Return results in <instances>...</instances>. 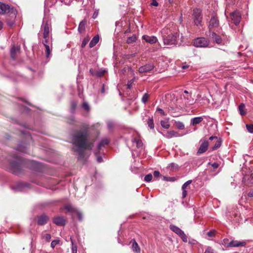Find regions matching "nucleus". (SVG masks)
I'll return each mask as SVG.
<instances>
[{"mask_svg":"<svg viewBox=\"0 0 253 253\" xmlns=\"http://www.w3.org/2000/svg\"><path fill=\"white\" fill-rule=\"evenodd\" d=\"M88 136L86 130L79 131L73 136V150L78 153L80 159L84 158L85 150H90L93 146V142L88 138Z\"/></svg>","mask_w":253,"mask_h":253,"instance_id":"f257e3e1","label":"nucleus"},{"mask_svg":"<svg viewBox=\"0 0 253 253\" xmlns=\"http://www.w3.org/2000/svg\"><path fill=\"white\" fill-rule=\"evenodd\" d=\"M51 26L50 21L49 20L48 18L44 17L43 19L42 24L41 26V32L42 33L43 38L44 40L42 41V43L45 48V54L47 58L49 57L51 46V41L50 40V33L51 32Z\"/></svg>","mask_w":253,"mask_h":253,"instance_id":"f03ea898","label":"nucleus"},{"mask_svg":"<svg viewBox=\"0 0 253 253\" xmlns=\"http://www.w3.org/2000/svg\"><path fill=\"white\" fill-rule=\"evenodd\" d=\"M161 34L164 44L173 45L177 43L179 34L176 26L169 25L162 29Z\"/></svg>","mask_w":253,"mask_h":253,"instance_id":"7ed1b4c3","label":"nucleus"},{"mask_svg":"<svg viewBox=\"0 0 253 253\" xmlns=\"http://www.w3.org/2000/svg\"><path fill=\"white\" fill-rule=\"evenodd\" d=\"M210 44V41L205 38H197L193 41V45L197 47H207Z\"/></svg>","mask_w":253,"mask_h":253,"instance_id":"20e7f679","label":"nucleus"},{"mask_svg":"<svg viewBox=\"0 0 253 253\" xmlns=\"http://www.w3.org/2000/svg\"><path fill=\"white\" fill-rule=\"evenodd\" d=\"M169 228L171 230L178 235L184 242L186 243L187 242V236L179 227L174 225H170Z\"/></svg>","mask_w":253,"mask_h":253,"instance_id":"39448f33","label":"nucleus"},{"mask_svg":"<svg viewBox=\"0 0 253 253\" xmlns=\"http://www.w3.org/2000/svg\"><path fill=\"white\" fill-rule=\"evenodd\" d=\"M15 160L13 162H10V166L12 168V172L14 173H17L18 171L20 169V165H22V162L19 157L16 156L15 157Z\"/></svg>","mask_w":253,"mask_h":253,"instance_id":"423d86ee","label":"nucleus"},{"mask_svg":"<svg viewBox=\"0 0 253 253\" xmlns=\"http://www.w3.org/2000/svg\"><path fill=\"white\" fill-rule=\"evenodd\" d=\"M201 10L200 9L196 8L193 10V16L194 17V23L197 25H201L202 21Z\"/></svg>","mask_w":253,"mask_h":253,"instance_id":"0eeeda50","label":"nucleus"},{"mask_svg":"<svg viewBox=\"0 0 253 253\" xmlns=\"http://www.w3.org/2000/svg\"><path fill=\"white\" fill-rule=\"evenodd\" d=\"M230 17L232 21L236 25L240 23L241 19V15L238 11L235 10L231 13Z\"/></svg>","mask_w":253,"mask_h":253,"instance_id":"6e6552de","label":"nucleus"},{"mask_svg":"<svg viewBox=\"0 0 253 253\" xmlns=\"http://www.w3.org/2000/svg\"><path fill=\"white\" fill-rule=\"evenodd\" d=\"M219 25V20L216 16H212L210 21V24L209 25L210 32H211L213 29L218 27Z\"/></svg>","mask_w":253,"mask_h":253,"instance_id":"1a4fd4ad","label":"nucleus"},{"mask_svg":"<svg viewBox=\"0 0 253 253\" xmlns=\"http://www.w3.org/2000/svg\"><path fill=\"white\" fill-rule=\"evenodd\" d=\"M53 222L58 226H64L67 222L66 218L62 216L55 217L53 219Z\"/></svg>","mask_w":253,"mask_h":253,"instance_id":"9d476101","label":"nucleus"},{"mask_svg":"<svg viewBox=\"0 0 253 253\" xmlns=\"http://www.w3.org/2000/svg\"><path fill=\"white\" fill-rule=\"evenodd\" d=\"M13 8H10V6L8 4H5L3 3L0 2V13L5 14L10 12L11 10H13Z\"/></svg>","mask_w":253,"mask_h":253,"instance_id":"9b49d317","label":"nucleus"},{"mask_svg":"<svg viewBox=\"0 0 253 253\" xmlns=\"http://www.w3.org/2000/svg\"><path fill=\"white\" fill-rule=\"evenodd\" d=\"M209 139L210 140H214L215 142L214 145L211 148V150H215L220 147L221 145V140L220 138H218L216 136H211L210 137Z\"/></svg>","mask_w":253,"mask_h":253,"instance_id":"f8f14e48","label":"nucleus"},{"mask_svg":"<svg viewBox=\"0 0 253 253\" xmlns=\"http://www.w3.org/2000/svg\"><path fill=\"white\" fill-rule=\"evenodd\" d=\"M165 59L166 58L163 56L159 58V64L161 63V66H162L160 72L164 71L169 66L168 60H165Z\"/></svg>","mask_w":253,"mask_h":253,"instance_id":"ddd939ff","label":"nucleus"},{"mask_svg":"<svg viewBox=\"0 0 253 253\" xmlns=\"http://www.w3.org/2000/svg\"><path fill=\"white\" fill-rule=\"evenodd\" d=\"M209 145V143L208 141L207 140H205L200 145L197 153L198 154H203L205 153L207 150Z\"/></svg>","mask_w":253,"mask_h":253,"instance_id":"4468645a","label":"nucleus"},{"mask_svg":"<svg viewBox=\"0 0 253 253\" xmlns=\"http://www.w3.org/2000/svg\"><path fill=\"white\" fill-rule=\"evenodd\" d=\"M247 243L246 241H238L237 240H232L229 243V245L232 247H243L246 246Z\"/></svg>","mask_w":253,"mask_h":253,"instance_id":"2eb2a0df","label":"nucleus"},{"mask_svg":"<svg viewBox=\"0 0 253 253\" xmlns=\"http://www.w3.org/2000/svg\"><path fill=\"white\" fill-rule=\"evenodd\" d=\"M192 183V180H189L184 183L182 186V198H185L187 195V187Z\"/></svg>","mask_w":253,"mask_h":253,"instance_id":"dca6fc26","label":"nucleus"},{"mask_svg":"<svg viewBox=\"0 0 253 253\" xmlns=\"http://www.w3.org/2000/svg\"><path fill=\"white\" fill-rule=\"evenodd\" d=\"M143 39L145 40L147 42L151 44L154 43L157 41V39L154 36H148L145 35L143 36Z\"/></svg>","mask_w":253,"mask_h":253,"instance_id":"f3484780","label":"nucleus"},{"mask_svg":"<svg viewBox=\"0 0 253 253\" xmlns=\"http://www.w3.org/2000/svg\"><path fill=\"white\" fill-rule=\"evenodd\" d=\"M210 33H211V34H210L211 38L213 40H214V41L216 43H217L218 44H220L221 42V41H222V40H221V38L220 36L216 35L215 34V33L214 32H210Z\"/></svg>","mask_w":253,"mask_h":253,"instance_id":"a211bd4d","label":"nucleus"},{"mask_svg":"<svg viewBox=\"0 0 253 253\" xmlns=\"http://www.w3.org/2000/svg\"><path fill=\"white\" fill-rule=\"evenodd\" d=\"M153 68V66L151 65H146L143 66H141L139 69V72L141 73L148 72L152 70Z\"/></svg>","mask_w":253,"mask_h":253,"instance_id":"6ab92c4d","label":"nucleus"},{"mask_svg":"<svg viewBox=\"0 0 253 253\" xmlns=\"http://www.w3.org/2000/svg\"><path fill=\"white\" fill-rule=\"evenodd\" d=\"M48 219V217L45 215H42L38 217V224L40 225L45 224Z\"/></svg>","mask_w":253,"mask_h":253,"instance_id":"aec40b11","label":"nucleus"},{"mask_svg":"<svg viewBox=\"0 0 253 253\" xmlns=\"http://www.w3.org/2000/svg\"><path fill=\"white\" fill-rule=\"evenodd\" d=\"M132 143L134 146H136V147L138 149H140V150L143 149V147L142 141L139 138L133 139L132 140Z\"/></svg>","mask_w":253,"mask_h":253,"instance_id":"412c9836","label":"nucleus"},{"mask_svg":"<svg viewBox=\"0 0 253 253\" xmlns=\"http://www.w3.org/2000/svg\"><path fill=\"white\" fill-rule=\"evenodd\" d=\"M203 121V118L202 117H195L191 120V125L195 126L199 124Z\"/></svg>","mask_w":253,"mask_h":253,"instance_id":"4be33fe9","label":"nucleus"},{"mask_svg":"<svg viewBox=\"0 0 253 253\" xmlns=\"http://www.w3.org/2000/svg\"><path fill=\"white\" fill-rule=\"evenodd\" d=\"M130 243L132 244L131 246L133 251L135 253H140V249L136 241L134 240H131Z\"/></svg>","mask_w":253,"mask_h":253,"instance_id":"5701e85b","label":"nucleus"},{"mask_svg":"<svg viewBox=\"0 0 253 253\" xmlns=\"http://www.w3.org/2000/svg\"><path fill=\"white\" fill-rule=\"evenodd\" d=\"M20 50V47L18 46H13L11 49V56L15 59L16 58V54Z\"/></svg>","mask_w":253,"mask_h":253,"instance_id":"b1692460","label":"nucleus"},{"mask_svg":"<svg viewBox=\"0 0 253 253\" xmlns=\"http://www.w3.org/2000/svg\"><path fill=\"white\" fill-rule=\"evenodd\" d=\"M64 209L66 210L67 211L70 212L73 216H74V212L76 211V209L73 207L71 205H66L64 206Z\"/></svg>","mask_w":253,"mask_h":253,"instance_id":"393cba45","label":"nucleus"},{"mask_svg":"<svg viewBox=\"0 0 253 253\" xmlns=\"http://www.w3.org/2000/svg\"><path fill=\"white\" fill-rule=\"evenodd\" d=\"M169 119L165 118L164 120L161 121V125L162 126L166 129H168L170 125L169 123Z\"/></svg>","mask_w":253,"mask_h":253,"instance_id":"a878e982","label":"nucleus"},{"mask_svg":"<svg viewBox=\"0 0 253 253\" xmlns=\"http://www.w3.org/2000/svg\"><path fill=\"white\" fill-rule=\"evenodd\" d=\"M86 21L85 20H84L82 21L79 25L78 27V31L80 33H82L84 32L85 29V26H86Z\"/></svg>","mask_w":253,"mask_h":253,"instance_id":"bb28decb","label":"nucleus"},{"mask_svg":"<svg viewBox=\"0 0 253 253\" xmlns=\"http://www.w3.org/2000/svg\"><path fill=\"white\" fill-rule=\"evenodd\" d=\"M99 36L97 35V36H95V37H94L89 44V47L90 48L93 47L99 42Z\"/></svg>","mask_w":253,"mask_h":253,"instance_id":"cd10ccee","label":"nucleus"},{"mask_svg":"<svg viewBox=\"0 0 253 253\" xmlns=\"http://www.w3.org/2000/svg\"><path fill=\"white\" fill-rule=\"evenodd\" d=\"M178 132L174 131V130H170L167 132V133L164 134V135L168 138H170L172 137H176L178 136Z\"/></svg>","mask_w":253,"mask_h":253,"instance_id":"c85d7f7f","label":"nucleus"},{"mask_svg":"<svg viewBox=\"0 0 253 253\" xmlns=\"http://www.w3.org/2000/svg\"><path fill=\"white\" fill-rule=\"evenodd\" d=\"M109 140L107 138L103 139L98 146V149H100L102 147L104 146L105 145H107L109 143Z\"/></svg>","mask_w":253,"mask_h":253,"instance_id":"c756f323","label":"nucleus"},{"mask_svg":"<svg viewBox=\"0 0 253 253\" xmlns=\"http://www.w3.org/2000/svg\"><path fill=\"white\" fill-rule=\"evenodd\" d=\"M169 168L170 170L175 171L179 169V166L175 163H171L169 166Z\"/></svg>","mask_w":253,"mask_h":253,"instance_id":"7c9ffc66","label":"nucleus"},{"mask_svg":"<svg viewBox=\"0 0 253 253\" xmlns=\"http://www.w3.org/2000/svg\"><path fill=\"white\" fill-rule=\"evenodd\" d=\"M174 126L178 129H181V130L184 129V127H185L184 125L183 124V123L181 122H179V121L175 122L174 123Z\"/></svg>","mask_w":253,"mask_h":253,"instance_id":"2f4dec72","label":"nucleus"},{"mask_svg":"<svg viewBox=\"0 0 253 253\" xmlns=\"http://www.w3.org/2000/svg\"><path fill=\"white\" fill-rule=\"evenodd\" d=\"M239 110L240 111V113L242 116H244L246 115V112L244 111L245 109V105L243 104H241L239 106Z\"/></svg>","mask_w":253,"mask_h":253,"instance_id":"473e14b6","label":"nucleus"},{"mask_svg":"<svg viewBox=\"0 0 253 253\" xmlns=\"http://www.w3.org/2000/svg\"><path fill=\"white\" fill-rule=\"evenodd\" d=\"M147 124L148 125V126L151 129H153L154 128V125L153 123V120L152 118L149 117L148 121H147Z\"/></svg>","mask_w":253,"mask_h":253,"instance_id":"72a5a7b5","label":"nucleus"},{"mask_svg":"<svg viewBox=\"0 0 253 253\" xmlns=\"http://www.w3.org/2000/svg\"><path fill=\"white\" fill-rule=\"evenodd\" d=\"M70 240L72 243V253H77V247L76 245L74 244V243L72 239L70 238Z\"/></svg>","mask_w":253,"mask_h":253,"instance_id":"f704fd0d","label":"nucleus"},{"mask_svg":"<svg viewBox=\"0 0 253 253\" xmlns=\"http://www.w3.org/2000/svg\"><path fill=\"white\" fill-rule=\"evenodd\" d=\"M17 150L19 151L25 153L26 152V147L25 146H23L22 144H19L17 146Z\"/></svg>","mask_w":253,"mask_h":253,"instance_id":"c9c22d12","label":"nucleus"},{"mask_svg":"<svg viewBox=\"0 0 253 253\" xmlns=\"http://www.w3.org/2000/svg\"><path fill=\"white\" fill-rule=\"evenodd\" d=\"M75 214L77 215L78 219L79 220L81 221L83 219V216L82 213L80 211H78L77 209H76V211L74 212V215Z\"/></svg>","mask_w":253,"mask_h":253,"instance_id":"e433bc0d","label":"nucleus"},{"mask_svg":"<svg viewBox=\"0 0 253 253\" xmlns=\"http://www.w3.org/2000/svg\"><path fill=\"white\" fill-rule=\"evenodd\" d=\"M136 40V37L135 36H132L129 37L127 40V42L128 43H131L134 42Z\"/></svg>","mask_w":253,"mask_h":253,"instance_id":"4c0bfd02","label":"nucleus"},{"mask_svg":"<svg viewBox=\"0 0 253 253\" xmlns=\"http://www.w3.org/2000/svg\"><path fill=\"white\" fill-rule=\"evenodd\" d=\"M216 231L215 230H211L209 232H208L207 233V235L209 237H214L216 233Z\"/></svg>","mask_w":253,"mask_h":253,"instance_id":"58836bf2","label":"nucleus"},{"mask_svg":"<svg viewBox=\"0 0 253 253\" xmlns=\"http://www.w3.org/2000/svg\"><path fill=\"white\" fill-rule=\"evenodd\" d=\"M82 107L84 108V109L86 111H89L90 110V107H89V105H88V104L86 102H84L83 103V105H82Z\"/></svg>","mask_w":253,"mask_h":253,"instance_id":"ea45409f","label":"nucleus"},{"mask_svg":"<svg viewBox=\"0 0 253 253\" xmlns=\"http://www.w3.org/2000/svg\"><path fill=\"white\" fill-rule=\"evenodd\" d=\"M246 128L249 132L252 133H253V124H247Z\"/></svg>","mask_w":253,"mask_h":253,"instance_id":"a19ab883","label":"nucleus"},{"mask_svg":"<svg viewBox=\"0 0 253 253\" xmlns=\"http://www.w3.org/2000/svg\"><path fill=\"white\" fill-rule=\"evenodd\" d=\"M89 40V38H86L84 39V40L82 42V44H81V46L82 48H84L85 46V45L88 43Z\"/></svg>","mask_w":253,"mask_h":253,"instance_id":"79ce46f5","label":"nucleus"},{"mask_svg":"<svg viewBox=\"0 0 253 253\" xmlns=\"http://www.w3.org/2000/svg\"><path fill=\"white\" fill-rule=\"evenodd\" d=\"M229 243H230V242L229 241V239H228L227 238L224 239L222 242V244L224 246L226 247H230L229 245Z\"/></svg>","mask_w":253,"mask_h":253,"instance_id":"37998d69","label":"nucleus"},{"mask_svg":"<svg viewBox=\"0 0 253 253\" xmlns=\"http://www.w3.org/2000/svg\"><path fill=\"white\" fill-rule=\"evenodd\" d=\"M107 127L109 130H111L114 126V124L113 122L109 121L107 123Z\"/></svg>","mask_w":253,"mask_h":253,"instance_id":"c03bdc74","label":"nucleus"},{"mask_svg":"<svg viewBox=\"0 0 253 253\" xmlns=\"http://www.w3.org/2000/svg\"><path fill=\"white\" fill-rule=\"evenodd\" d=\"M153 176L151 174L146 175L144 177V180L146 182H150L152 180Z\"/></svg>","mask_w":253,"mask_h":253,"instance_id":"a18cd8bd","label":"nucleus"},{"mask_svg":"<svg viewBox=\"0 0 253 253\" xmlns=\"http://www.w3.org/2000/svg\"><path fill=\"white\" fill-rule=\"evenodd\" d=\"M148 98H149L148 94L147 93H145L143 95L142 98V102L144 103H145L147 101Z\"/></svg>","mask_w":253,"mask_h":253,"instance_id":"49530a36","label":"nucleus"},{"mask_svg":"<svg viewBox=\"0 0 253 253\" xmlns=\"http://www.w3.org/2000/svg\"><path fill=\"white\" fill-rule=\"evenodd\" d=\"M59 240H53V241H52L51 242V245H50L51 247L53 249L55 247V246H56L58 244H59Z\"/></svg>","mask_w":253,"mask_h":253,"instance_id":"de8ad7c7","label":"nucleus"},{"mask_svg":"<svg viewBox=\"0 0 253 253\" xmlns=\"http://www.w3.org/2000/svg\"><path fill=\"white\" fill-rule=\"evenodd\" d=\"M204 253H215L213 250L210 247L207 248Z\"/></svg>","mask_w":253,"mask_h":253,"instance_id":"09e8293b","label":"nucleus"},{"mask_svg":"<svg viewBox=\"0 0 253 253\" xmlns=\"http://www.w3.org/2000/svg\"><path fill=\"white\" fill-rule=\"evenodd\" d=\"M43 238L45 239L47 242H49L51 238V236L49 234H45L43 235Z\"/></svg>","mask_w":253,"mask_h":253,"instance_id":"8fccbe9b","label":"nucleus"},{"mask_svg":"<svg viewBox=\"0 0 253 253\" xmlns=\"http://www.w3.org/2000/svg\"><path fill=\"white\" fill-rule=\"evenodd\" d=\"M134 79H133L130 80L128 81L127 84V86L128 88L130 89L131 88V85L134 82Z\"/></svg>","mask_w":253,"mask_h":253,"instance_id":"3c124183","label":"nucleus"},{"mask_svg":"<svg viewBox=\"0 0 253 253\" xmlns=\"http://www.w3.org/2000/svg\"><path fill=\"white\" fill-rule=\"evenodd\" d=\"M98 13H99V10L98 9H95L94 11V13H93V14L92 15V18L93 19H95L98 15Z\"/></svg>","mask_w":253,"mask_h":253,"instance_id":"603ef678","label":"nucleus"},{"mask_svg":"<svg viewBox=\"0 0 253 253\" xmlns=\"http://www.w3.org/2000/svg\"><path fill=\"white\" fill-rule=\"evenodd\" d=\"M30 162L34 166L32 167L33 169H35L36 167L39 165V164L36 161H30Z\"/></svg>","mask_w":253,"mask_h":253,"instance_id":"864d4df0","label":"nucleus"},{"mask_svg":"<svg viewBox=\"0 0 253 253\" xmlns=\"http://www.w3.org/2000/svg\"><path fill=\"white\" fill-rule=\"evenodd\" d=\"M176 0H166V2L167 3L169 2L170 4L172 5L175 3Z\"/></svg>","mask_w":253,"mask_h":253,"instance_id":"5fc2aeb1","label":"nucleus"},{"mask_svg":"<svg viewBox=\"0 0 253 253\" xmlns=\"http://www.w3.org/2000/svg\"><path fill=\"white\" fill-rule=\"evenodd\" d=\"M164 179H165V180H166L167 181H173L174 180V177H164Z\"/></svg>","mask_w":253,"mask_h":253,"instance_id":"6e6d98bb","label":"nucleus"},{"mask_svg":"<svg viewBox=\"0 0 253 253\" xmlns=\"http://www.w3.org/2000/svg\"><path fill=\"white\" fill-rule=\"evenodd\" d=\"M211 166L214 169H216L219 167V165L217 163H214L211 165Z\"/></svg>","mask_w":253,"mask_h":253,"instance_id":"4d7b16f0","label":"nucleus"},{"mask_svg":"<svg viewBox=\"0 0 253 253\" xmlns=\"http://www.w3.org/2000/svg\"><path fill=\"white\" fill-rule=\"evenodd\" d=\"M152 5H154L157 6L158 5V2H157L156 0H153V1L151 3Z\"/></svg>","mask_w":253,"mask_h":253,"instance_id":"13d9d810","label":"nucleus"},{"mask_svg":"<svg viewBox=\"0 0 253 253\" xmlns=\"http://www.w3.org/2000/svg\"><path fill=\"white\" fill-rule=\"evenodd\" d=\"M170 97H171L170 94H169V93H167L165 95V100L167 102H168V100H167L169 99L170 98Z\"/></svg>","mask_w":253,"mask_h":253,"instance_id":"bf43d9fd","label":"nucleus"},{"mask_svg":"<svg viewBox=\"0 0 253 253\" xmlns=\"http://www.w3.org/2000/svg\"><path fill=\"white\" fill-rule=\"evenodd\" d=\"M97 161L98 163H101L103 161V159L101 157L97 156Z\"/></svg>","mask_w":253,"mask_h":253,"instance_id":"052dcab7","label":"nucleus"},{"mask_svg":"<svg viewBox=\"0 0 253 253\" xmlns=\"http://www.w3.org/2000/svg\"><path fill=\"white\" fill-rule=\"evenodd\" d=\"M159 114L162 115H163V116L165 115L164 111L162 109H160V108H159Z\"/></svg>","mask_w":253,"mask_h":253,"instance_id":"680f3d73","label":"nucleus"},{"mask_svg":"<svg viewBox=\"0 0 253 253\" xmlns=\"http://www.w3.org/2000/svg\"><path fill=\"white\" fill-rule=\"evenodd\" d=\"M71 105H72V107L73 109H75V108L76 107V106H77V104L75 102H72V104H71Z\"/></svg>","mask_w":253,"mask_h":253,"instance_id":"e2e57ef3","label":"nucleus"},{"mask_svg":"<svg viewBox=\"0 0 253 253\" xmlns=\"http://www.w3.org/2000/svg\"><path fill=\"white\" fill-rule=\"evenodd\" d=\"M248 196L251 197H253V191H250L248 193Z\"/></svg>","mask_w":253,"mask_h":253,"instance_id":"0e129e2a","label":"nucleus"},{"mask_svg":"<svg viewBox=\"0 0 253 253\" xmlns=\"http://www.w3.org/2000/svg\"><path fill=\"white\" fill-rule=\"evenodd\" d=\"M154 176L156 177H158V171H155L154 172Z\"/></svg>","mask_w":253,"mask_h":253,"instance_id":"69168bd1","label":"nucleus"},{"mask_svg":"<svg viewBox=\"0 0 253 253\" xmlns=\"http://www.w3.org/2000/svg\"><path fill=\"white\" fill-rule=\"evenodd\" d=\"M188 67H189V66L187 65L182 66V69H186L188 68Z\"/></svg>","mask_w":253,"mask_h":253,"instance_id":"338daca9","label":"nucleus"},{"mask_svg":"<svg viewBox=\"0 0 253 253\" xmlns=\"http://www.w3.org/2000/svg\"><path fill=\"white\" fill-rule=\"evenodd\" d=\"M2 28V23L0 21V30Z\"/></svg>","mask_w":253,"mask_h":253,"instance_id":"774afa93","label":"nucleus"}]
</instances>
